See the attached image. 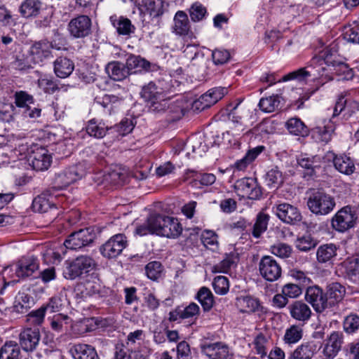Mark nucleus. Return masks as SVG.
Segmentation results:
<instances>
[{
    "label": "nucleus",
    "mask_w": 359,
    "mask_h": 359,
    "mask_svg": "<svg viewBox=\"0 0 359 359\" xmlns=\"http://www.w3.org/2000/svg\"><path fill=\"white\" fill-rule=\"evenodd\" d=\"M210 95V94H208L206 92L201 95L198 100L194 102L192 105L193 109L202 111L215 104L216 103V99H212Z\"/></svg>",
    "instance_id": "obj_55"
},
{
    "label": "nucleus",
    "mask_w": 359,
    "mask_h": 359,
    "mask_svg": "<svg viewBox=\"0 0 359 359\" xmlns=\"http://www.w3.org/2000/svg\"><path fill=\"white\" fill-rule=\"evenodd\" d=\"M95 237L96 233L94 229L88 227L72 233L64 244L68 249L79 250L92 243Z\"/></svg>",
    "instance_id": "obj_7"
},
{
    "label": "nucleus",
    "mask_w": 359,
    "mask_h": 359,
    "mask_svg": "<svg viewBox=\"0 0 359 359\" xmlns=\"http://www.w3.org/2000/svg\"><path fill=\"white\" fill-rule=\"evenodd\" d=\"M256 353L262 358L267 355V345L269 344V337L263 333H259L254 339L252 342Z\"/></svg>",
    "instance_id": "obj_47"
},
{
    "label": "nucleus",
    "mask_w": 359,
    "mask_h": 359,
    "mask_svg": "<svg viewBox=\"0 0 359 359\" xmlns=\"http://www.w3.org/2000/svg\"><path fill=\"white\" fill-rule=\"evenodd\" d=\"M201 351L209 359H227L229 355V346L223 342H204L201 344Z\"/></svg>",
    "instance_id": "obj_17"
},
{
    "label": "nucleus",
    "mask_w": 359,
    "mask_h": 359,
    "mask_svg": "<svg viewBox=\"0 0 359 359\" xmlns=\"http://www.w3.org/2000/svg\"><path fill=\"white\" fill-rule=\"evenodd\" d=\"M311 75L314 76V74L306 70L305 68H300L285 75L279 81H296L299 83H305Z\"/></svg>",
    "instance_id": "obj_37"
},
{
    "label": "nucleus",
    "mask_w": 359,
    "mask_h": 359,
    "mask_svg": "<svg viewBox=\"0 0 359 359\" xmlns=\"http://www.w3.org/2000/svg\"><path fill=\"white\" fill-rule=\"evenodd\" d=\"M91 25V20L87 15H81L69 21L68 31L74 38H84L90 34Z\"/></svg>",
    "instance_id": "obj_14"
},
{
    "label": "nucleus",
    "mask_w": 359,
    "mask_h": 359,
    "mask_svg": "<svg viewBox=\"0 0 359 359\" xmlns=\"http://www.w3.org/2000/svg\"><path fill=\"white\" fill-rule=\"evenodd\" d=\"M337 248L334 244H325L320 245L316 252L317 261L319 263H330L337 256Z\"/></svg>",
    "instance_id": "obj_31"
},
{
    "label": "nucleus",
    "mask_w": 359,
    "mask_h": 359,
    "mask_svg": "<svg viewBox=\"0 0 359 359\" xmlns=\"http://www.w3.org/2000/svg\"><path fill=\"white\" fill-rule=\"evenodd\" d=\"M39 269V262L34 257L20 259L15 264V273L20 278L32 276Z\"/></svg>",
    "instance_id": "obj_21"
},
{
    "label": "nucleus",
    "mask_w": 359,
    "mask_h": 359,
    "mask_svg": "<svg viewBox=\"0 0 359 359\" xmlns=\"http://www.w3.org/2000/svg\"><path fill=\"white\" fill-rule=\"evenodd\" d=\"M267 185L271 188H277L283 182L282 172L277 168H273L266 173Z\"/></svg>",
    "instance_id": "obj_53"
},
{
    "label": "nucleus",
    "mask_w": 359,
    "mask_h": 359,
    "mask_svg": "<svg viewBox=\"0 0 359 359\" xmlns=\"http://www.w3.org/2000/svg\"><path fill=\"white\" fill-rule=\"evenodd\" d=\"M271 252L280 258H287L290 256L292 248L288 244L278 243L271 247Z\"/></svg>",
    "instance_id": "obj_56"
},
{
    "label": "nucleus",
    "mask_w": 359,
    "mask_h": 359,
    "mask_svg": "<svg viewBox=\"0 0 359 359\" xmlns=\"http://www.w3.org/2000/svg\"><path fill=\"white\" fill-rule=\"evenodd\" d=\"M53 46L48 41H40L33 44L26 57L22 62L21 60H18V67L23 69L32 67V65L43 63L48 59L53 57L51 53Z\"/></svg>",
    "instance_id": "obj_3"
},
{
    "label": "nucleus",
    "mask_w": 359,
    "mask_h": 359,
    "mask_svg": "<svg viewBox=\"0 0 359 359\" xmlns=\"http://www.w3.org/2000/svg\"><path fill=\"white\" fill-rule=\"evenodd\" d=\"M53 197L48 191L43 192L35 197L32 202V208L34 211L38 212H46L48 210L55 208L53 201Z\"/></svg>",
    "instance_id": "obj_26"
},
{
    "label": "nucleus",
    "mask_w": 359,
    "mask_h": 359,
    "mask_svg": "<svg viewBox=\"0 0 359 359\" xmlns=\"http://www.w3.org/2000/svg\"><path fill=\"white\" fill-rule=\"evenodd\" d=\"M346 275L353 277L357 275L359 266V261L357 258L348 259L342 263Z\"/></svg>",
    "instance_id": "obj_63"
},
{
    "label": "nucleus",
    "mask_w": 359,
    "mask_h": 359,
    "mask_svg": "<svg viewBox=\"0 0 359 359\" xmlns=\"http://www.w3.org/2000/svg\"><path fill=\"white\" fill-rule=\"evenodd\" d=\"M46 311V308L41 306L36 310L31 311L27 316V320L36 325H41L44 320Z\"/></svg>",
    "instance_id": "obj_60"
},
{
    "label": "nucleus",
    "mask_w": 359,
    "mask_h": 359,
    "mask_svg": "<svg viewBox=\"0 0 359 359\" xmlns=\"http://www.w3.org/2000/svg\"><path fill=\"white\" fill-rule=\"evenodd\" d=\"M40 332L39 328H26L20 334V344L22 348L31 352L36 349L40 341Z\"/></svg>",
    "instance_id": "obj_18"
},
{
    "label": "nucleus",
    "mask_w": 359,
    "mask_h": 359,
    "mask_svg": "<svg viewBox=\"0 0 359 359\" xmlns=\"http://www.w3.org/2000/svg\"><path fill=\"white\" fill-rule=\"evenodd\" d=\"M303 337V329L300 325H292L286 329L283 341L287 344L297 343Z\"/></svg>",
    "instance_id": "obj_36"
},
{
    "label": "nucleus",
    "mask_w": 359,
    "mask_h": 359,
    "mask_svg": "<svg viewBox=\"0 0 359 359\" xmlns=\"http://www.w3.org/2000/svg\"><path fill=\"white\" fill-rule=\"evenodd\" d=\"M172 32L176 35L185 36L190 30V23L187 13L178 11L173 18Z\"/></svg>",
    "instance_id": "obj_24"
},
{
    "label": "nucleus",
    "mask_w": 359,
    "mask_h": 359,
    "mask_svg": "<svg viewBox=\"0 0 359 359\" xmlns=\"http://www.w3.org/2000/svg\"><path fill=\"white\" fill-rule=\"evenodd\" d=\"M15 103L17 107L24 110L28 107L29 104L34 103V98L26 92H17L15 95Z\"/></svg>",
    "instance_id": "obj_57"
},
{
    "label": "nucleus",
    "mask_w": 359,
    "mask_h": 359,
    "mask_svg": "<svg viewBox=\"0 0 359 359\" xmlns=\"http://www.w3.org/2000/svg\"><path fill=\"white\" fill-rule=\"evenodd\" d=\"M236 306L240 313L257 314L260 316L266 313L260 300L251 295H242L236 299Z\"/></svg>",
    "instance_id": "obj_10"
},
{
    "label": "nucleus",
    "mask_w": 359,
    "mask_h": 359,
    "mask_svg": "<svg viewBox=\"0 0 359 359\" xmlns=\"http://www.w3.org/2000/svg\"><path fill=\"white\" fill-rule=\"evenodd\" d=\"M305 299L317 313H322L328 308V299L323 290L318 286L308 287Z\"/></svg>",
    "instance_id": "obj_13"
},
{
    "label": "nucleus",
    "mask_w": 359,
    "mask_h": 359,
    "mask_svg": "<svg viewBox=\"0 0 359 359\" xmlns=\"http://www.w3.org/2000/svg\"><path fill=\"white\" fill-rule=\"evenodd\" d=\"M334 167L340 172L351 175L355 170V165L351 158H333Z\"/></svg>",
    "instance_id": "obj_48"
},
{
    "label": "nucleus",
    "mask_w": 359,
    "mask_h": 359,
    "mask_svg": "<svg viewBox=\"0 0 359 359\" xmlns=\"http://www.w3.org/2000/svg\"><path fill=\"white\" fill-rule=\"evenodd\" d=\"M206 13L205 8L199 3H194L189 9L191 20L194 22L201 20Z\"/></svg>",
    "instance_id": "obj_62"
},
{
    "label": "nucleus",
    "mask_w": 359,
    "mask_h": 359,
    "mask_svg": "<svg viewBox=\"0 0 359 359\" xmlns=\"http://www.w3.org/2000/svg\"><path fill=\"white\" fill-rule=\"evenodd\" d=\"M21 350L19 344L13 341L4 344L0 348V359H21Z\"/></svg>",
    "instance_id": "obj_33"
},
{
    "label": "nucleus",
    "mask_w": 359,
    "mask_h": 359,
    "mask_svg": "<svg viewBox=\"0 0 359 359\" xmlns=\"http://www.w3.org/2000/svg\"><path fill=\"white\" fill-rule=\"evenodd\" d=\"M139 4L142 12L154 18L161 16L166 9L163 0H139Z\"/></svg>",
    "instance_id": "obj_20"
},
{
    "label": "nucleus",
    "mask_w": 359,
    "mask_h": 359,
    "mask_svg": "<svg viewBox=\"0 0 359 359\" xmlns=\"http://www.w3.org/2000/svg\"><path fill=\"white\" fill-rule=\"evenodd\" d=\"M128 246V240L125 234L117 233L111 236L100 247V252L109 259L117 257Z\"/></svg>",
    "instance_id": "obj_9"
},
{
    "label": "nucleus",
    "mask_w": 359,
    "mask_h": 359,
    "mask_svg": "<svg viewBox=\"0 0 359 359\" xmlns=\"http://www.w3.org/2000/svg\"><path fill=\"white\" fill-rule=\"evenodd\" d=\"M344 293V287L339 283L330 284L327 287V293L325 294L328 299V307L340 302L343 299Z\"/></svg>",
    "instance_id": "obj_35"
},
{
    "label": "nucleus",
    "mask_w": 359,
    "mask_h": 359,
    "mask_svg": "<svg viewBox=\"0 0 359 359\" xmlns=\"http://www.w3.org/2000/svg\"><path fill=\"white\" fill-rule=\"evenodd\" d=\"M110 21L118 34L130 35L135 31V27L128 18L122 16L113 15L111 16Z\"/></svg>",
    "instance_id": "obj_29"
},
{
    "label": "nucleus",
    "mask_w": 359,
    "mask_h": 359,
    "mask_svg": "<svg viewBox=\"0 0 359 359\" xmlns=\"http://www.w3.org/2000/svg\"><path fill=\"white\" fill-rule=\"evenodd\" d=\"M74 65L73 62L67 57H58L54 62V72L60 78H67L73 72Z\"/></svg>",
    "instance_id": "obj_32"
},
{
    "label": "nucleus",
    "mask_w": 359,
    "mask_h": 359,
    "mask_svg": "<svg viewBox=\"0 0 359 359\" xmlns=\"http://www.w3.org/2000/svg\"><path fill=\"white\" fill-rule=\"evenodd\" d=\"M126 65L128 73L135 74L143 71L147 72L151 69V63L140 56L131 55L127 60Z\"/></svg>",
    "instance_id": "obj_25"
},
{
    "label": "nucleus",
    "mask_w": 359,
    "mask_h": 359,
    "mask_svg": "<svg viewBox=\"0 0 359 359\" xmlns=\"http://www.w3.org/2000/svg\"><path fill=\"white\" fill-rule=\"evenodd\" d=\"M238 260V253L231 252L226 255L223 260L214 266L213 271L215 273H229L232 268L236 266Z\"/></svg>",
    "instance_id": "obj_30"
},
{
    "label": "nucleus",
    "mask_w": 359,
    "mask_h": 359,
    "mask_svg": "<svg viewBox=\"0 0 359 359\" xmlns=\"http://www.w3.org/2000/svg\"><path fill=\"white\" fill-rule=\"evenodd\" d=\"M269 219V216L264 213L259 212L257 215L252 231V236L255 238H259L260 236L267 229Z\"/></svg>",
    "instance_id": "obj_45"
},
{
    "label": "nucleus",
    "mask_w": 359,
    "mask_h": 359,
    "mask_svg": "<svg viewBox=\"0 0 359 359\" xmlns=\"http://www.w3.org/2000/svg\"><path fill=\"white\" fill-rule=\"evenodd\" d=\"M95 267L93 258L86 255L77 257L70 262H66L63 270V276L66 279L74 280L83 274L88 273Z\"/></svg>",
    "instance_id": "obj_5"
},
{
    "label": "nucleus",
    "mask_w": 359,
    "mask_h": 359,
    "mask_svg": "<svg viewBox=\"0 0 359 359\" xmlns=\"http://www.w3.org/2000/svg\"><path fill=\"white\" fill-rule=\"evenodd\" d=\"M286 127L290 133L294 135L305 136L308 135V129L304 123L297 118H292L286 123Z\"/></svg>",
    "instance_id": "obj_41"
},
{
    "label": "nucleus",
    "mask_w": 359,
    "mask_h": 359,
    "mask_svg": "<svg viewBox=\"0 0 359 359\" xmlns=\"http://www.w3.org/2000/svg\"><path fill=\"white\" fill-rule=\"evenodd\" d=\"M69 352L74 359H100L95 348L88 344H76Z\"/></svg>",
    "instance_id": "obj_23"
},
{
    "label": "nucleus",
    "mask_w": 359,
    "mask_h": 359,
    "mask_svg": "<svg viewBox=\"0 0 359 359\" xmlns=\"http://www.w3.org/2000/svg\"><path fill=\"white\" fill-rule=\"evenodd\" d=\"M273 210L277 217L285 223L294 224L302 220L300 211L291 204L280 203L276 205Z\"/></svg>",
    "instance_id": "obj_15"
},
{
    "label": "nucleus",
    "mask_w": 359,
    "mask_h": 359,
    "mask_svg": "<svg viewBox=\"0 0 359 359\" xmlns=\"http://www.w3.org/2000/svg\"><path fill=\"white\" fill-rule=\"evenodd\" d=\"M135 123L130 118H124L120 123L116 126L113 130L117 133L116 137H123L129 134L133 130Z\"/></svg>",
    "instance_id": "obj_54"
},
{
    "label": "nucleus",
    "mask_w": 359,
    "mask_h": 359,
    "mask_svg": "<svg viewBox=\"0 0 359 359\" xmlns=\"http://www.w3.org/2000/svg\"><path fill=\"white\" fill-rule=\"evenodd\" d=\"M145 272L147 276L152 280H158L163 272L162 264L157 261L150 262L145 266Z\"/></svg>",
    "instance_id": "obj_51"
},
{
    "label": "nucleus",
    "mask_w": 359,
    "mask_h": 359,
    "mask_svg": "<svg viewBox=\"0 0 359 359\" xmlns=\"http://www.w3.org/2000/svg\"><path fill=\"white\" fill-rule=\"evenodd\" d=\"M334 126L331 121L319 124L311 130V137L317 142L327 143L332 138Z\"/></svg>",
    "instance_id": "obj_22"
},
{
    "label": "nucleus",
    "mask_w": 359,
    "mask_h": 359,
    "mask_svg": "<svg viewBox=\"0 0 359 359\" xmlns=\"http://www.w3.org/2000/svg\"><path fill=\"white\" fill-rule=\"evenodd\" d=\"M38 86L44 92L53 93L57 89V86L52 78L48 76H43L38 80Z\"/></svg>",
    "instance_id": "obj_61"
},
{
    "label": "nucleus",
    "mask_w": 359,
    "mask_h": 359,
    "mask_svg": "<svg viewBox=\"0 0 359 359\" xmlns=\"http://www.w3.org/2000/svg\"><path fill=\"white\" fill-rule=\"evenodd\" d=\"M241 104V101L237 102L236 104H230L228 107V110L229 111V116L234 122H239V121L244 116L246 112L240 109L239 106Z\"/></svg>",
    "instance_id": "obj_64"
},
{
    "label": "nucleus",
    "mask_w": 359,
    "mask_h": 359,
    "mask_svg": "<svg viewBox=\"0 0 359 359\" xmlns=\"http://www.w3.org/2000/svg\"><path fill=\"white\" fill-rule=\"evenodd\" d=\"M152 233L169 238H177L182 231V227L176 218L164 215L154 214L149 217Z\"/></svg>",
    "instance_id": "obj_2"
},
{
    "label": "nucleus",
    "mask_w": 359,
    "mask_h": 359,
    "mask_svg": "<svg viewBox=\"0 0 359 359\" xmlns=\"http://www.w3.org/2000/svg\"><path fill=\"white\" fill-rule=\"evenodd\" d=\"M1 273L4 280V285L0 289V294H4L7 286L17 283L20 277H18L15 273V264L5 267Z\"/></svg>",
    "instance_id": "obj_39"
},
{
    "label": "nucleus",
    "mask_w": 359,
    "mask_h": 359,
    "mask_svg": "<svg viewBox=\"0 0 359 359\" xmlns=\"http://www.w3.org/2000/svg\"><path fill=\"white\" fill-rule=\"evenodd\" d=\"M281 101V97L277 95L263 97L259 100V109L266 113H271L276 111Z\"/></svg>",
    "instance_id": "obj_38"
},
{
    "label": "nucleus",
    "mask_w": 359,
    "mask_h": 359,
    "mask_svg": "<svg viewBox=\"0 0 359 359\" xmlns=\"http://www.w3.org/2000/svg\"><path fill=\"white\" fill-rule=\"evenodd\" d=\"M358 220L356 211L350 205L339 210L331 219L332 227L339 231L345 232L354 227Z\"/></svg>",
    "instance_id": "obj_6"
},
{
    "label": "nucleus",
    "mask_w": 359,
    "mask_h": 359,
    "mask_svg": "<svg viewBox=\"0 0 359 359\" xmlns=\"http://www.w3.org/2000/svg\"><path fill=\"white\" fill-rule=\"evenodd\" d=\"M335 205L334 197L320 190L312 193L307 201L309 210L316 215H327L334 210Z\"/></svg>",
    "instance_id": "obj_4"
},
{
    "label": "nucleus",
    "mask_w": 359,
    "mask_h": 359,
    "mask_svg": "<svg viewBox=\"0 0 359 359\" xmlns=\"http://www.w3.org/2000/svg\"><path fill=\"white\" fill-rule=\"evenodd\" d=\"M259 271L261 276L269 282L277 280L282 274L280 265L271 256L262 257L259 263Z\"/></svg>",
    "instance_id": "obj_11"
},
{
    "label": "nucleus",
    "mask_w": 359,
    "mask_h": 359,
    "mask_svg": "<svg viewBox=\"0 0 359 359\" xmlns=\"http://www.w3.org/2000/svg\"><path fill=\"white\" fill-rule=\"evenodd\" d=\"M338 45L334 41L326 47L319 55L311 60V66L323 78L332 80L330 74L334 73L342 80H349L353 76V71L349 66L342 62L337 54Z\"/></svg>",
    "instance_id": "obj_1"
},
{
    "label": "nucleus",
    "mask_w": 359,
    "mask_h": 359,
    "mask_svg": "<svg viewBox=\"0 0 359 359\" xmlns=\"http://www.w3.org/2000/svg\"><path fill=\"white\" fill-rule=\"evenodd\" d=\"M343 343V334L341 332H332L326 339L323 353L327 359L334 358L341 349Z\"/></svg>",
    "instance_id": "obj_19"
},
{
    "label": "nucleus",
    "mask_w": 359,
    "mask_h": 359,
    "mask_svg": "<svg viewBox=\"0 0 359 359\" xmlns=\"http://www.w3.org/2000/svg\"><path fill=\"white\" fill-rule=\"evenodd\" d=\"M316 245V241L309 234L298 237L295 241L296 248L303 252H307L314 248Z\"/></svg>",
    "instance_id": "obj_49"
},
{
    "label": "nucleus",
    "mask_w": 359,
    "mask_h": 359,
    "mask_svg": "<svg viewBox=\"0 0 359 359\" xmlns=\"http://www.w3.org/2000/svg\"><path fill=\"white\" fill-rule=\"evenodd\" d=\"M212 286L217 294L224 295L229 290V279L223 276H216L213 280Z\"/></svg>",
    "instance_id": "obj_52"
},
{
    "label": "nucleus",
    "mask_w": 359,
    "mask_h": 359,
    "mask_svg": "<svg viewBox=\"0 0 359 359\" xmlns=\"http://www.w3.org/2000/svg\"><path fill=\"white\" fill-rule=\"evenodd\" d=\"M67 302L66 294L60 292L51 297L46 306V310H50V312H58L62 309Z\"/></svg>",
    "instance_id": "obj_43"
},
{
    "label": "nucleus",
    "mask_w": 359,
    "mask_h": 359,
    "mask_svg": "<svg viewBox=\"0 0 359 359\" xmlns=\"http://www.w3.org/2000/svg\"><path fill=\"white\" fill-rule=\"evenodd\" d=\"M313 355L312 346L309 343H304L294 349L288 359H311Z\"/></svg>",
    "instance_id": "obj_40"
},
{
    "label": "nucleus",
    "mask_w": 359,
    "mask_h": 359,
    "mask_svg": "<svg viewBox=\"0 0 359 359\" xmlns=\"http://www.w3.org/2000/svg\"><path fill=\"white\" fill-rule=\"evenodd\" d=\"M234 189L238 196L250 200H259L262 195L261 187L252 177L238 180L235 182Z\"/></svg>",
    "instance_id": "obj_8"
},
{
    "label": "nucleus",
    "mask_w": 359,
    "mask_h": 359,
    "mask_svg": "<svg viewBox=\"0 0 359 359\" xmlns=\"http://www.w3.org/2000/svg\"><path fill=\"white\" fill-rule=\"evenodd\" d=\"M287 309L291 318L302 325L306 324L313 315L310 306L302 300L294 301Z\"/></svg>",
    "instance_id": "obj_16"
},
{
    "label": "nucleus",
    "mask_w": 359,
    "mask_h": 359,
    "mask_svg": "<svg viewBox=\"0 0 359 359\" xmlns=\"http://www.w3.org/2000/svg\"><path fill=\"white\" fill-rule=\"evenodd\" d=\"M302 285L295 283H287L282 287V293L284 294L287 298H297L299 297L303 291Z\"/></svg>",
    "instance_id": "obj_59"
},
{
    "label": "nucleus",
    "mask_w": 359,
    "mask_h": 359,
    "mask_svg": "<svg viewBox=\"0 0 359 359\" xmlns=\"http://www.w3.org/2000/svg\"><path fill=\"white\" fill-rule=\"evenodd\" d=\"M106 72L115 81H122L129 75L126 65L118 61L108 63Z\"/></svg>",
    "instance_id": "obj_27"
},
{
    "label": "nucleus",
    "mask_w": 359,
    "mask_h": 359,
    "mask_svg": "<svg viewBox=\"0 0 359 359\" xmlns=\"http://www.w3.org/2000/svg\"><path fill=\"white\" fill-rule=\"evenodd\" d=\"M141 96L146 102L152 105L164 100L163 94L157 90V87L152 82L142 88Z\"/></svg>",
    "instance_id": "obj_34"
},
{
    "label": "nucleus",
    "mask_w": 359,
    "mask_h": 359,
    "mask_svg": "<svg viewBox=\"0 0 359 359\" xmlns=\"http://www.w3.org/2000/svg\"><path fill=\"white\" fill-rule=\"evenodd\" d=\"M108 129L102 123H97L95 120H90L88 121L86 130L87 133L92 137L95 138H102L105 134Z\"/></svg>",
    "instance_id": "obj_44"
},
{
    "label": "nucleus",
    "mask_w": 359,
    "mask_h": 359,
    "mask_svg": "<svg viewBox=\"0 0 359 359\" xmlns=\"http://www.w3.org/2000/svg\"><path fill=\"white\" fill-rule=\"evenodd\" d=\"M197 299L201 303L203 310L208 311L213 306V294L210 290L206 287H202L197 293Z\"/></svg>",
    "instance_id": "obj_42"
},
{
    "label": "nucleus",
    "mask_w": 359,
    "mask_h": 359,
    "mask_svg": "<svg viewBox=\"0 0 359 359\" xmlns=\"http://www.w3.org/2000/svg\"><path fill=\"white\" fill-rule=\"evenodd\" d=\"M83 175V170L81 166L73 165L69 167L67 170L56 175L53 181L54 187L62 189L69 187L81 178Z\"/></svg>",
    "instance_id": "obj_12"
},
{
    "label": "nucleus",
    "mask_w": 359,
    "mask_h": 359,
    "mask_svg": "<svg viewBox=\"0 0 359 359\" xmlns=\"http://www.w3.org/2000/svg\"><path fill=\"white\" fill-rule=\"evenodd\" d=\"M96 102L102 105L104 108L107 109V113L111 114L113 108L116 107L121 102L118 97L114 95L104 94L101 97H96Z\"/></svg>",
    "instance_id": "obj_46"
},
{
    "label": "nucleus",
    "mask_w": 359,
    "mask_h": 359,
    "mask_svg": "<svg viewBox=\"0 0 359 359\" xmlns=\"http://www.w3.org/2000/svg\"><path fill=\"white\" fill-rule=\"evenodd\" d=\"M344 330L347 333H353L359 328V316L356 314H350L344 320Z\"/></svg>",
    "instance_id": "obj_58"
},
{
    "label": "nucleus",
    "mask_w": 359,
    "mask_h": 359,
    "mask_svg": "<svg viewBox=\"0 0 359 359\" xmlns=\"http://www.w3.org/2000/svg\"><path fill=\"white\" fill-rule=\"evenodd\" d=\"M31 169L36 171H44L51 165L50 158H22Z\"/></svg>",
    "instance_id": "obj_50"
},
{
    "label": "nucleus",
    "mask_w": 359,
    "mask_h": 359,
    "mask_svg": "<svg viewBox=\"0 0 359 359\" xmlns=\"http://www.w3.org/2000/svg\"><path fill=\"white\" fill-rule=\"evenodd\" d=\"M42 8L43 4L39 0H25L20 5V13L24 18L36 17Z\"/></svg>",
    "instance_id": "obj_28"
}]
</instances>
